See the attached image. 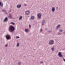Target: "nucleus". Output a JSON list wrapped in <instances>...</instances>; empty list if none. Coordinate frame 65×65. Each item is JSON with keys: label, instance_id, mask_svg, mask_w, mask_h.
Masks as SVG:
<instances>
[{"label": "nucleus", "instance_id": "obj_18", "mask_svg": "<svg viewBox=\"0 0 65 65\" xmlns=\"http://www.w3.org/2000/svg\"><path fill=\"white\" fill-rule=\"evenodd\" d=\"M10 24H12L13 25H15V23H13V22H11L10 23Z\"/></svg>", "mask_w": 65, "mask_h": 65}, {"label": "nucleus", "instance_id": "obj_28", "mask_svg": "<svg viewBox=\"0 0 65 65\" xmlns=\"http://www.w3.org/2000/svg\"><path fill=\"white\" fill-rule=\"evenodd\" d=\"M16 38H19V37L18 36L16 37Z\"/></svg>", "mask_w": 65, "mask_h": 65}, {"label": "nucleus", "instance_id": "obj_20", "mask_svg": "<svg viewBox=\"0 0 65 65\" xmlns=\"http://www.w3.org/2000/svg\"><path fill=\"white\" fill-rule=\"evenodd\" d=\"M17 47H18L19 46V43H18L17 44Z\"/></svg>", "mask_w": 65, "mask_h": 65}, {"label": "nucleus", "instance_id": "obj_24", "mask_svg": "<svg viewBox=\"0 0 65 65\" xmlns=\"http://www.w3.org/2000/svg\"><path fill=\"white\" fill-rule=\"evenodd\" d=\"M58 35H62V34H61V33H58Z\"/></svg>", "mask_w": 65, "mask_h": 65}, {"label": "nucleus", "instance_id": "obj_31", "mask_svg": "<svg viewBox=\"0 0 65 65\" xmlns=\"http://www.w3.org/2000/svg\"><path fill=\"white\" fill-rule=\"evenodd\" d=\"M45 30L47 31V28H45Z\"/></svg>", "mask_w": 65, "mask_h": 65}, {"label": "nucleus", "instance_id": "obj_26", "mask_svg": "<svg viewBox=\"0 0 65 65\" xmlns=\"http://www.w3.org/2000/svg\"><path fill=\"white\" fill-rule=\"evenodd\" d=\"M29 28H31V25H30V24L29 25Z\"/></svg>", "mask_w": 65, "mask_h": 65}, {"label": "nucleus", "instance_id": "obj_17", "mask_svg": "<svg viewBox=\"0 0 65 65\" xmlns=\"http://www.w3.org/2000/svg\"><path fill=\"white\" fill-rule=\"evenodd\" d=\"M22 18H23V16H21L19 19V20H22Z\"/></svg>", "mask_w": 65, "mask_h": 65}, {"label": "nucleus", "instance_id": "obj_2", "mask_svg": "<svg viewBox=\"0 0 65 65\" xmlns=\"http://www.w3.org/2000/svg\"><path fill=\"white\" fill-rule=\"evenodd\" d=\"M6 37L7 40H9L11 38V36L10 35L8 34L6 35Z\"/></svg>", "mask_w": 65, "mask_h": 65}, {"label": "nucleus", "instance_id": "obj_30", "mask_svg": "<svg viewBox=\"0 0 65 65\" xmlns=\"http://www.w3.org/2000/svg\"><path fill=\"white\" fill-rule=\"evenodd\" d=\"M7 45H5V47H7Z\"/></svg>", "mask_w": 65, "mask_h": 65}, {"label": "nucleus", "instance_id": "obj_34", "mask_svg": "<svg viewBox=\"0 0 65 65\" xmlns=\"http://www.w3.org/2000/svg\"><path fill=\"white\" fill-rule=\"evenodd\" d=\"M1 0H0V1H1Z\"/></svg>", "mask_w": 65, "mask_h": 65}, {"label": "nucleus", "instance_id": "obj_33", "mask_svg": "<svg viewBox=\"0 0 65 65\" xmlns=\"http://www.w3.org/2000/svg\"><path fill=\"white\" fill-rule=\"evenodd\" d=\"M63 33H64V34H65V31H64V32H63Z\"/></svg>", "mask_w": 65, "mask_h": 65}, {"label": "nucleus", "instance_id": "obj_22", "mask_svg": "<svg viewBox=\"0 0 65 65\" xmlns=\"http://www.w3.org/2000/svg\"><path fill=\"white\" fill-rule=\"evenodd\" d=\"M2 11H3L4 12H6V10H5L4 9H3L2 10Z\"/></svg>", "mask_w": 65, "mask_h": 65}, {"label": "nucleus", "instance_id": "obj_29", "mask_svg": "<svg viewBox=\"0 0 65 65\" xmlns=\"http://www.w3.org/2000/svg\"><path fill=\"white\" fill-rule=\"evenodd\" d=\"M40 63H43V62L42 61L40 62Z\"/></svg>", "mask_w": 65, "mask_h": 65}, {"label": "nucleus", "instance_id": "obj_7", "mask_svg": "<svg viewBox=\"0 0 65 65\" xmlns=\"http://www.w3.org/2000/svg\"><path fill=\"white\" fill-rule=\"evenodd\" d=\"M25 14L27 15H29L30 14V12L29 11H25Z\"/></svg>", "mask_w": 65, "mask_h": 65}, {"label": "nucleus", "instance_id": "obj_1", "mask_svg": "<svg viewBox=\"0 0 65 65\" xmlns=\"http://www.w3.org/2000/svg\"><path fill=\"white\" fill-rule=\"evenodd\" d=\"M9 31L11 33H12L15 30V28L12 25L10 26L8 29Z\"/></svg>", "mask_w": 65, "mask_h": 65}, {"label": "nucleus", "instance_id": "obj_36", "mask_svg": "<svg viewBox=\"0 0 65 65\" xmlns=\"http://www.w3.org/2000/svg\"><path fill=\"white\" fill-rule=\"evenodd\" d=\"M57 8H58L57 7Z\"/></svg>", "mask_w": 65, "mask_h": 65}, {"label": "nucleus", "instance_id": "obj_3", "mask_svg": "<svg viewBox=\"0 0 65 65\" xmlns=\"http://www.w3.org/2000/svg\"><path fill=\"white\" fill-rule=\"evenodd\" d=\"M54 43V40H51L49 42V44L50 45H52Z\"/></svg>", "mask_w": 65, "mask_h": 65}, {"label": "nucleus", "instance_id": "obj_13", "mask_svg": "<svg viewBox=\"0 0 65 65\" xmlns=\"http://www.w3.org/2000/svg\"><path fill=\"white\" fill-rule=\"evenodd\" d=\"M12 15H11V14H10L9 15V17L10 18V19H12Z\"/></svg>", "mask_w": 65, "mask_h": 65}, {"label": "nucleus", "instance_id": "obj_19", "mask_svg": "<svg viewBox=\"0 0 65 65\" xmlns=\"http://www.w3.org/2000/svg\"><path fill=\"white\" fill-rule=\"evenodd\" d=\"M59 31L60 32H63V30H62V29H59Z\"/></svg>", "mask_w": 65, "mask_h": 65}, {"label": "nucleus", "instance_id": "obj_23", "mask_svg": "<svg viewBox=\"0 0 65 65\" xmlns=\"http://www.w3.org/2000/svg\"><path fill=\"white\" fill-rule=\"evenodd\" d=\"M18 64L19 65H21V62H19V63H18Z\"/></svg>", "mask_w": 65, "mask_h": 65}, {"label": "nucleus", "instance_id": "obj_9", "mask_svg": "<svg viewBox=\"0 0 65 65\" xmlns=\"http://www.w3.org/2000/svg\"><path fill=\"white\" fill-rule=\"evenodd\" d=\"M45 23V20H43L42 22V25H44Z\"/></svg>", "mask_w": 65, "mask_h": 65}, {"label": "nucleus", "instance_id": "obj_10", "mask_svg": "<svg viewBox=\"0 0 65 65\" xmlns=\"http://www.w3.org/2000/svg\"><path fill=\"white\" fill-rule=\"evenodd\" d=\"M30 19L32 20H34V19H35V17L34 16H31V17Z\"/></svg>", "mask_w": 65, "mask_h": 65}, {"label": "nucleus", "instance_id": "obj_12", "mask_svg": "<svg viewBox=\"0 0 65 65\" xmlns=\"http://www.w3.org/2000/svg\"><path fill=\"white\" fill-rule=\"evenodd\" d=\"M0 5L1 7H3V3L1 2H0Z\"/></svg>", "mask_w": 65, "mask_h": 65}, {"label": "nucleus", "instance_id": "obj_15", "mask_svg": "<svg viewBox=\"0 0 65 65\" xmlns=\"http://www.w3.org/2000/svg\"><path fill=\"white\" fill-rule=\"evenodd\" d=\"M61 27V25H58L56 28V29H58L59 28V27Z\"/></svg>", "mask_w": 65, "mask_h": 65}, {"label": "nucleus", "instance_id": "obj_5", "mask_svg": "<svg viewBox=\"0 0 65 65\" xmlns=\"http://www.w3.org/2000/svg\"><path fill=\"white\" fill-rule=\"evenodd\" d=\"M37 16L38 19H40L41 18V14L40 13L38 14L37 15Z\"/></svg>", "mask_w": 65, "mask_h": 65}, {"label": "nucleus", "instance_id": "obj_21", "mask_svg": "<svg viewBox=\"0 0 65 65\" xmlns=\"http://www.w3.org/2000/svg\"><path fill=\"white\" fill-rule=\"evenodd\" d=\"M52 32V31L51 30H50L48 31V33H50V32Z\"/></svg>", "mask_w": 65, "mask_h": 65}, {"label": "nucleus", "instance_id": "obj_25", "mask_svg": "<svg viewBox=\"0 0 65 65\" xmlns=\"http://www.w3.org/2000/svg\"><path fill=\"white\" fill-rule=\"evenodd\" d=\"M24 6H27V4H24Z\"/></svg>", "mask_w": 65, "mask_h": 65}, {"label": "nucleus", "instance_id": "obj_11", "mask_svg": "<svg viewBox=\"0 0 65 65\" xmlns=\"http://www.w3.org/2000/svg\"><path fill=\"white\" fill-rule=\"evenodd\" d=\"M52 8V10L53 12H54L55 11V8L54 7H53Z\"/></svg>", "mask_w": 65, "mask_h": 65}, {"label": "nucleus", "instance_id": "obj_35", "mask_svg": "<svg viewBox=\"0 0 65 65\" xmlns=\"http://www.w3.org/2000/svg\"><path fill=\"white\" fill-rule=\"evenodd\" d=\"M57 7V8H58V7Z\"/></svg>", "mask_w": 65, "mask_h": 65}, {"label": "nucleus", "instance_id": "obj_32", "mask_svg": "<svg viewBox=\"0 0 65 65\" xmlns=\"http://www.w3.org/2000/svg\"><path fill=\"white\" fill-rule=\"evenodd\" d=\"M63 61H64V62H65V59H63Z\"/></svg>", "mask_w": 65, "mask_h": 65}, {"label": "nucleus", "instance_id": "obj_27", "mask_svg": "<svg viewBox=\"0 0 65 65\" xmlns=\"http://www.w3.org/2000/svg\"><path fill=\"white\" fill-rule=\"evenodd\" d=\"M42 29H41L40 31V32H41V31H42Z\"/></svg>", "mask_w": 65, "mask_h": 65}, {"label": "nucleus", "instance_id": "obj_6", "mask_svg": "<svg viewBox=\"0 0 65 65\" xmlns=\"http://www.w3.org/2000/svg\"><path fill=\"white\" fill-rule=\"evenodd\" d=\"M8 21V18L7 17H6L5 19L4 20V22H7Z\"/></svg>", "mask_w": 65, "mask_h": 65}, {"label": "nucleus", "instance_id": "obj_4", "mask_svg": "<svg viewBox=\"0 0 65 65\" xmlns=\"http://www.w3.org/2000/svg\"><path fill=\"white\" fill-rule=\"evenodd\" d=\"M58 56L60 58H62L63 57V55H62V54L61 52H59L58 53Z\"/></svg>", "mask_w": 65, "mask_h": 65}, {"label": "nucleus", "instance_id": "obj_8", "mask_svg": "<svg viewBox=\"0 0 65 65\" xmlns=\"http://www.w3.org/2000/svg\"><path fill=\"white\" fill-rule=\"evenodd\" d=\"M21 7H22V6H21V4H19L17 5V7L18 8H21Z\"/></svg>", "mask_w": 65, "mask_h": 65}, {"label": "nucleus", "instance_id": "obj_14", "mask_svg": "<svg viewBox=\"0 0 65 65\" xmlns=\"http://www.w3.org/2000/svg\"><path fill=\"white\" fill-rule=\"evenodd\" d=\"M52 51H54L55 50V46H53L51 48Z\"/></svg>", "mask_w": 65, "mask_h": 65}, {"label": "nucleus", "instance_id": "obj_16", "mask_svg": "<svg viewBox=\"0 0 65 65\" xmlns=\"http://www.w3.org/2000/svg\"><path fill=\"white\" fill-rule=\"evenodd\" d=\"M25 32H29V30L28 29H26L25 30Z\"/></svg>", "mask_w": 65, "mask_h": 65}]
</instances>
